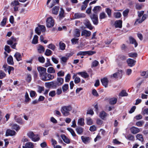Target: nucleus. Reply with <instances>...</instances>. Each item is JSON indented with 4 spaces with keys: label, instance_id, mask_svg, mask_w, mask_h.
Here are the masks:
<instances>
[{
    "label": "nucleus",
    "instance_id": "1",
    "mask_svg": "<svg viewBox=\"0 0 148 148\" xmlns=\"http://www.w3.org/2000/svg\"><path fill=\"white\" fill-rule=\"evenodd\" d=\"M72 109V107L71 105L63 106L61 109V111L63 115L64 116H67L70 115V112Z\"/></svg>",
    "mask_w": 148,
    "mask_h": 148
},
{
    "label": "nucleus",
    "instance_id": "2",
    "mask_svg": "<svg viewBox=\"0 0 148 148\" xmlns=\"http://www.w3.org/2000/svg\"><path fill=\"white\" fill-rule=\"evenodd\" d=\"M16 38L14 36H12L10 39L7 41V44L10 45L12 48L15 49L16 45L17 43L16 42Z\"/></svg>",
    "mask_w": 148,
    "mask_h": 148
},
{
    "label": "nucleus",
    "instance_id": "3",
    "mask_svg": "<svg viewBox=\"0 0 148 148\" xmlns=\"http://www.w3.org/2000/svg\"><path fill=\"white\" fill-rule=\"evenodd\" d=\"M46 26L50 28L53 27L54 25V20L52 17L50 16L47 18L46 20Z\"/></svg>",
    "mask_w": 148,
    "mask_h": 148
},
{
    "label": "nucleus",
    "instance_id": "4",
    "mask_svg": "<svg viewBox=\"0 0 148 148\" xmlns=\"http://www.w3.org/2000/svg\"><path fill=\"white\" fill-rule=\"evenodd\" d=\"M45 30V27L43 25H39L38 27H36L35 29V32L38 35L41 34V32H44Z\"/></svg>",
    "mask_w": 148,
    "mask_h": 148
},
{
    "label": "nucleus",
    "instance_id": "5",
    "mask_svg": "<svg viewBox=\"0 0 148 148\" xmlns=\"http://www.w3.org/2000/svg\"><path fill=\"white\" fill-rule=\"evenodd\" d=\"M37 69L39 73V76L40 77L47 73L46 69L42 66L38 67Z\"/></svg>",
    "mask_w": 148,
    "mask_h": 148
},
{
    "label": "nucleus",
    "instance_id": "6",
    "mask_svg": "<svg viewBox=\"0 0 148 148\" xmlns=\"http://www.w3.org/2000/svg\"><path fill=\"white\" fill-rule=\"evenodd\" d=\"M54 82L55 88L62 85L64 82V79L61 77H57L56 82Z\"/></svg>",
    "mask_w": 148,
    "mask_h": 148
},
{
    "label": "nucleus",
    "instance_id": "7",
    "mask_svg": "<svg viewBox=\"0 0 148 148\" xmlns=\"http://www.w3.org/2000/svg\"><path fill=\"white\" fill-rule=\"evenodd\" d=\"M148 16V15L146 14H143L141 19L140 18H138L136 19L134 23L135 25L142 23L147 18Z\"/></svg>",
    "mask_w": 148,
    "mask_h": 148
},
{
    "label": "nucleus",
    "instance_id": "8",
    "mask_svg": "<svg viewBox=\"0 0 148 148\" xmlns=\"http://www.w3.org/2000/svg\"><path fill=\"white\" fill-rule=\"evenodd\" d=\"M85 14L84 13H77L74 14L73 17L74 19H76L85 17Z\"/></svg>",
    "mask_w": 148,
    "mask_h": 148
},
{
    "label": "nucleus",
    "instance_id": "9",
    "mask_svg": "<svg viewBox=\"0 0 148 148\" xmlns=\"http://www.w3.org/2000/svg\"><path fill=\"white\" fill-rule=\"evenodd\" d=\"M90 18L94 24L97 25L98 23V16L97 15L94 14L90 16Z\"/></svg>",
    "mask_w": 148,
    "mask_h": 148
},
{
    "label": "nucleus",
    "instance_id": "10",
    "mask_svg": "<svg viewBox=\"0 0 148 148\" xmlns=\"http://www.w3.org/2000/svg\"><path fill=\"white\" fill-rule=\"evenodd\" d=\"M122 72L121 70H118L117 72L112 75L110 76L111 78L113 77L116 78H117L121 76Z\"/></svg>",
    "mask_w": 148,
    "mask_h": 148
},
{
    "label": "nucleus",
    "instance_id": "11",
    "mask_svg": "<svg viewBox=\"0 0 148 148\" xmlns=\"http://www.w3.org/2000/svg\"><path fill=\"white\" fill-rule=\"evenodd\" d=\"M128 66L130 67H132L135 65L136 61L133 59L129 58L127 60Z\"/></svg>",
    "mask_w": 148,
    "mask_h": 148
},
{
    "label": "nucleus",
    "instance_id": "12",
    "mask_svg": "<svg viewBox=\"0 0 148 148\" xmlns=\"http://www.w3.org/2000/svg\"><path fill=\"white\" fill-rule=\"evenodd\" d=\"M84 24L90 30H92L93 29V27L92 26L90 21L86 19L85 20Z\"/></svg>",
    "mask_w": 148,
    "mask_h": 148
},
{
    "label": "nucleus",
    "instance_id": "13",
    "mask_svg": "<svg viewBox=\"0 0 148 148\" xmlns=\"http://www.w3.org/2000/svg\"><path fill=\"white\" fill-rule=\"evenodd\" d=\"M101 81L103 86L106 88L108 87L109 81L107 78L106 77H104L101 79Z\"/></svg>",
    "mask_w": 148,
    "mask_h": 148
},
{
    "label": "nucleus",
    "instance_id": "14",
    "mask_svg": "<svg viewBox=\"0 0 148 148\" xmlns=\"http://www.w3.org/2000/svg\"><path fill=\"white\" fill-rule=\"evenodd\" d=\"M130 130L132 133L133 134H136L140 132V130L139 128L134 126L130 128Z\"/></svg>",
    "mask_w": 148,
    "mask_h": 148
},
{
    "label": "nucleus",
    "instance_id": "15",
    "mask_svg": "<svg viewBox=\"0 0 148 148\" xmlns=\"http://www.w3.org/2000/svg\"><path fill=\"white\" fill-rule=\"evenodd\" d=\"M91 34V32L90 31L86 30H83L81 32V36H85L86 37L89 36Z\"/></svg>",
    "mask_w": 148,
    "mask_h": 148
},
{
    "label": "nucleus",
    "instance_id": "16",
    "mask_svg": "<svg viewBox=\"0 0 148 148\" xmlns=\"http://www.w3.org/2000/svg\"><path fill=\"white\" fill-rule=\"evenodd\" d=\"M45 85L47 88H50L51 87L53 88H55L54 82H46L45 83Z\"/></svg>",
    "mask_w": 148,
    "mask_h": 148
},
{
    "label": "nucleus",
    "instance_id": "17",
    "mask_svg": "<svg viewBox=\"0 0 148 148\" xmlns=\"http://www.w3.org/2000/svg\"><path fill=\"white\" fill-rule=\"evenodd\" d=\"M114 25L116 27L121 28L122 27V21L121 20L116 21L115 22Z\"/></svg>",
    "mask_w": 148,
    "mask_h": 148
},
{
    "label": "nucleus",
    "instance_id": "18",
    "mask_svg": "<svg viewBox=\"0 0 148 148\" xmlns=\"http://www.w3.org/2000/svg\"><path fill=\"white\" fill-rule=\"evenodd\" d=\"M59 18L60 19H62L65 16L64 10L62 8H61L60 9V10L59 12Z\"/></svg>",
    "mask_w": 148,
    "mask_h": 148
},
{
    "label": "nucleus",
    "instance_id": "19",
    "mask_svg": "<svg viewBox=\"0 0 148 148\" xmlns=\"http://www.w3.org/2000/svg\"><path fill=\"white\" fill-rule=\"evenodd\" d=\"M77 74L80 75L83 78H86L89 77V75L86 72H80L77 73Z\"/></svg>",
    "mask_w": 148,
    "mask_h": 148
},
{
    "label": "nucleus",
    "instance_id": "20",
    "mask_svg": "<svg viewBox=\"0 0 148 148\" xmlns=\"http://www.w3.org/2000/svg\"><path fill=\"white\" fill-rule=\"evenodd\" d=\"M77 74H75L73 76V78L74 79V82L75 84H77L79 83L80 81V78L77 77Z\"/></svg>",
    "mask_w": 148,
    "mask_h": 148
},
{
    "label": "nucleus",
    "instance_id": "21",
    "mask_svg": "<svg viewBox=\"0 0 148 148\" xmlns=\"http://www.w3.org/2000/svg\"><path fill=\"white\" fill-rule=\"evenodd\" d=\"M61 136L64 142L67 144H69L70 143V140L64 134L61 135Z\"/></svg>",
    "mask_w": 148,
    "mask_h": 148
},
{
    "label": "nucleus",
    "instance_id": "22",
    "mask_svg": "<svg viewBox=\"0 0 148 148\" xmlns=\"http://www.w3.org/2000/svg\"><path fill=\"white\" fill-rule=\"evenodd\" d=\"M15 133L16 132L14 130H8L6 131V136H12L14 135Z\"/></svg>",
    "mask_w": 148,
    "mask_h": 148
},
{
    "label": "nucleus",
    "instance_id": "23",
    "mask_svg": "<svg viewBox=\"0 0 148 148\" xmlns=\"http://www.w3.org/2000/svg\"><path fill=\"white\" fill-rule=\"evenodd\" d=\"M14 57L18 61L21 60H22L21 56V54L19 52H16L14 55Z\"/></svg>",
    "mask_w": 148,
    "mask_h": 148
},
{
    "label": "nucleus",
    "instance_id": "24",
    "mask_svg": "<svg viewBox=\"0 0 148 148\" xmlns=\"http://www.w3.org/2000/svg\"><path fill=\"white\" fill-rule=\"evenodd\" d=\"M129 40L130 43L134 44L135 47H136L138 45V44L137 43L136 40L132 37H130L129 38Z\"/></svg>",
    "mask_w": 148,
    "mask_h": 148
},
{
    "label": "nucleus",
    "instance_id": "25",
    "mask_svg": "<svg viewBox=\"0 0 148 148\" xmlns=\"http://www.w3.org/2000/svg\"><path fill=\"white\" fill-rule=\"evenodd\" d=\"M14 119L15 121L18 123L21 124H22L24 123V122L22 120V119L20 117H17L16 116H15Z\"/></svg>",
    "mask_w": 148,
    "mask_h": 148
},
{
    "label": "nucleus",
    "instance_id": "26",
    "mask_svg": "<svg viewBox=\"0 0 148 148\" xmlns=\"http://www.w3.org/2000/svg\"><path fill=\"white\" fill-rule=\"evenodd\" d=\"M34 145L31 142H28L26 143L25 146H23V148H33Z\"/></svg>",
    "mask_w": 148,
    "mask_h": 148
},
{
    "label": "nucleus",
    "instance_id": "27",
    "mask_svg": "<svg viewBox=\"0 0 148 148\" xmlns=\"http://www.w3.org/2000/svg\"><path fill=\"white\" fill-rule=\"evenodd\" d=\"M59 9V6H55L53 8L52 10V13L53 14L57 15Z\"/></svg>",
    "mask_w": 148,
    "mask_h": 148
},
{
    "label": "nucleus",
    "instance_id": "28",
    "mask_svg": "<svg viewBox=\"0 0 148 148\" xmlns=\"http://www.w3.org/2000/svg\"><path fill=\"white\" fill-rule=\"evenodd\" d=\"M117 101V98L113 97L110 99L109 103L111 105H114L116 103Z\"/></svg>",
    "mask_w": 148,
    "mask_h": 148
},
{
    "label": "nucleus",
    "instance_id": "29",
    "mask_svg": "<svg viewBox=\"0 0 148 148\" xmlns=\"http://www.w3.org/2000/svg\"><path fill=\"white\" fill-rule=\"evenodd\" d=\"M37 50L39 53H41L44 52L45 48L42 46L39 45L37 47Z\"/></svg>",
    "mask_w": 148,
    "mask_h": 148
},
{
    "label": "nucleus",
    "instance_id": "30",
    "mask_svg": "<svg viewBox=\"0 0 148 148\" xmlns=\"http://www.w3.org/2000/svg\"><path fill=\"white\" fill-rule=\"evenodd\" d=\"M81 139L82 141L85 144L88 143L90 140V138L88 137L82 136Z\"/></svg>",
    "mask_w": 148,
    "mask_h": 148
},
{
    "label": "nucleus",
    "instance_id": "31",
    "mask_svg": "<svg viewBox=\"0 0 148 148\" xmlns=\"http://www.w3.org/2000/svg\"><path fill=\"white\" fill-rule=\"evenodd\" d=\"M80 30L77 29H75L74 30V36L75 37H78L80 35Z\"/></svg>",
    "mask_w": 148,
    "mask_h": 148
},
{
    "label": "nucleus",
    "instance_id": "32",
    "mask_svg": "<svg viewBox=\"0 0 148 148\" xmlns=\"http://www.w3.org/2000/svg\"><path fill=\"white\" fill-rule=\"evenodd\" d=\"M7 62L10 64L13 65L14 63L13 61V58L11 56H9L7 58Z\"/></svg>",
    "mask_w": 148,
    "mask_h": 148
},
{
    "label": "nucleus",
    "instance_id": "33",
    "mask_svg": "<svg viewBox=\"0 0 148 148\" xmlns=\"http://www.w3.org/2000/svg\"><path fill=\"white\" fill-rule=\"evenodd\" d=\"M11 126L12 129H14L16 131L20 129L19 126L16 124H12L11 125Z\"/></svg>",
    "mask_w": 148,
    "mask_h": 148
},
{
    "label": "nucleus",
    "instance_id": "34",
    "mask_svg": "<svg viewBox=\"0 0 148 148\" xmlns=\"http://www.w3.org/2000/svg\"><path fill=\"white\" fill-rule=\"evenodd\" d=\"M38 36L36 35H35L33 40L32 41V43L34 44H36L38 42Z\"/></svg>",
    "mask_w": 148,
    "mask_h": 148
},
{
    "label": "nucleus",
    "instance_id": "35",
    "mask_svg": "<svg viewBox=\"0 0 148 148\" xmlns=\"http://www.w3.org/2000/svg\"><path fill=\"white\" fill-rule=\"evenodd\" d=\"M84 119L81 118L78 120L77 123L80 125L83 126L84 125Z\"/></svg>",
    "mask_w": 148,
    "mask_h": 148
},
{
    "label": "nucleus",
    "instance_id": "36",
    "mask_svg": "<svg viewBox=\"0 0 148 148\" xmlns=\"http://www.w3.org/2000/svg\"><path fill=\"white\" fill-rule=\"evenodd\" d=\"M101 9V6H95L94 9L93 11L95 13H97L99 12Z\"/></svg>",
    "mask_w": 148,
    "mask_h": 148
},
{
    "label": "nucleus",
    "instance_id": "37",
    "mask_svg": "<svg viewBox=\"0 0 148 148\" xmlns=\"http://www.w3.org/2000/svg\"><path fill=\"white\" fill-rule=\"evenodd\" d=\"M47 75L48 73H46L40 77L41 80L44 81H48V77Z\"/></svg>",
    "mask_w": 148,
    "mask_h": 148
},
{
    "label": "nucleus",
    "instance_id": "38",
    "mask_svg": "<svg viewBox=\"0 0 148 148\" xmlns=\"http://www.w3.org/2000/svg\"><path fill=\"white\" fill-rule=\"evenodd\" d=\"M76 130L78 134H81L83 132V129L81 127H78L76 128Z\"/></svg>",
    "mask_w": 148,
    "mask_h": 148
},
{
    "label": "nucleus",
    "instance_id": "39",
    "mask_svg": "<svg viewBox=\"0 0 148 148\" xmlns=\"http://www.w3.org/2000/svg\"><path fill=\"white\" fill-rule=\"evenodd\" d=\"M86 123L87 125H90L92 124L93 121L92 119L90 117H88L86 119Z\"/></svg>",
    "mask_w": 148,
    "mask_h": 148
},
{
    "label": "nucleus",
    "instance_id": "40",
    "mask_svg": "<svg viewBox=\"0 0 148 148\" xmlns=\"http://www.w3.org/2000/svg\"><path fill=\"white\" fill-rule=\"evenodd\" d=\"M136 138L137 139L141 142H143L144 139L143 136L142 134H138L136 136Z\"/></svg>",
    "mask_w": 148,
    "mask_h": 148
},
{
    "label": "nucleus",
    "instance_id": "41",
    "mask_svg": "<svg viewBox=\"0 0 148 148\" xmlns=\"http://www.w3.org/2000/svg\"><path fill=\"white\" fill-rule=\"evenodd\" d=\"M67 130L70 132L73 136L75 137L76 136V135L75 132L72 129L70 128H68Z\"/></svg>",
    "mask_w": 148,
    "mask_h": 148
},
{
    "label": "nucleus",
    "instance_id": "42",
    "mask_svg": "<svg viewBox=\"0 0 148 148\" xmlns=\"http://www.w3.org/2000/svg\"><path fill=\"white\" fill-rule=\"evenodd\" d=\"M126 138L130 140L134 141V137L133 135L130 134L126 137Z\"/></svg>",
    "mask_w": 148,
    "mask_h": 148
},
{
    "label": "nucleus",
    "instance_id": "43",
    "mask_svg": "<svg viewBox=\"0 0 148 148\" xmlns=\"http://www.w3.org/2000/svg\"><path fill=\"white\" fill-rule=\"evenodd\" d=\"M62 89L63 92L66 91L69 88V85L68 84H65L62 86Z\"/></svg>",
    "mask_w": 148,
    "mask_h": 148
},
{
    "label": "nucleus",
    "instance_id": "44",
    "mask_svg": "<svg viewBox=\"0 0 148 148\" xmlns=\"http://www.w3.org/2000/svg\"><path fill=\"white\" fill-rule=\"evenodd\" d=\"M7 19V18L6 17H4L3 18V20L1 23L0 25L1 26L3 27L5 25Z\"/></svg>",
    "mask_w": 148,
    "mask_h": 148
},
{
    "label": "nucleus",
    "instance_id": "45",
    "mask_svg": "<svg viewBox=\"0 0 148 148\" xmlns=\"http://www.w3.org/2000/svg\"><path fill=\"white\" fill-rule=\"evenodd\" d=\"M31 139L32 140L36 142L38 141L40 139V138L38 136V135L34 134V136H33Z\"/></svg>",
    "mask_w": 148,
    "mask_h": 148
},
{
    "label": "nucleus",
    "instance_id": "46",
    "mask_svg": "<svg viewBox=\"0 0 148 148\" xmlns=\"http://www.w3.org/2000/svg\"><path fill=\"white\" fill-rule=\"evenodd\" d=\"M113 15L114 17L116 18H120L121 16V14L119 12H114Z\"/></svg>",
    "mask_w": 148,
    "mask_h": 148
},
{
    "label": "nucleus",
    "instance_id": "47",
    "mask_svg": "<svg viewBox=\"0 0 148 148\" xmlns=\"http://www.w3.org/2000/svg\"><path fill=\"white\" fill-rule=\"evenodd\" d=\"M47 72L49 73H54L55 71L54 69L52 67H50L47 69Z\"/></svg>",
    "mask_w": 148,
    "mask_h": 148
},
{
    "label": "nucleus",
    "instance_id": "48",
    "mask_svg": "<svg viewBox=\"0 0 148 148\" xmlns=\"http://www.w3.org/2000/svg\"><path fill=\"white\" fill-rule=\"evenodd\" d=\"M119 95L122 97L126 96L128 95V94L126 92L125 90H123L119 93Z\"/></svg>",
    "mask_w": 148,
    "mask_h": 148
},
{
    "label": "nucleus",
    "instance_id": "49",
    "mask_svg": "<svg viewBox=\"0 0 148 148\" xmlns=\"http://www.w3.org/2000/svg\"><path fill=\"white\" fill-rule=\"evenodd\" d=\"M107 17L106 14L104 12H102L99 15V18L100 19H104Z\"/></svg>",
    "mask_w": 148,
    "mask_h": 148
},
{
    "label": "nucleus",
    "instance_id": "50",
    "mask_svg": "<svg viewBox=\"0 0 148 148\" xmlns=\"http://www.w3.org/2000/svg\"><path fill=\"white\" fill-rule=\"evenodd\" d=\"M144 123V121H138L136 123V125L138 127H141Z\"/></svg>",
    "mask_w": 148,
    "mask_h": 148
},
{
    "label": "nucleus",
    "instance_id": "51",
    "mask_svg": "<svg viewBox=\"0 0 148 148\" xmlns=\"http://www.w3.org/2000/svg\"><path fill=\"white\" fill-rule=\"evenodd\" d=\"M27 77L26 78L27 81L29 82L32 80V76L30 74H27Z\"/></svg>",
    "mask_w": 148,
    "mask_h": 148
},
{
    "label": "nucleus",
    "instance_id": "52",
    "mask_svg": "<svg viewBox=\"0 0 148 148\" xmlns=\"http://www.w3.org/2000/svg\"><path fill=\"white\" fill-rule=\"evenodd\" d=\"M106 116V114L105 112L103 111L100 114V117L103 119Z\"/></svg>",
    "mask_w": 148,
    "mask_h": 148
},
{
    "label": "nucleus",
    "instance_id": "53",
    "mask_svg": "<svg viewBox=\"0 0 148 148\" xmlns=\"http://www.w3.org/2000/svg\"><path fill=\"white\" fill-rule=\"evenodd\" d=\"M105 11L107 13L109 17H110L111 14V10L109 8H106L105 9Z\"/></svg>",
    "mask_w": 148,
    "mask_h": 148
},
{
    "label": "nucleus",
    "instance_id": "54",
    "mask_svg": "<svg viewBox=\"0 0 148 148\" xmlns=\"http://www.w3.org/2000/svg\"><path fill=\"white\" fill-rule=\"evenodd\" d=\"M65 45L64 43L61 42L60 43V49L64 50L65 49Z\"/></svg>",
    "mask_w": 148,
    "mask_h": 148
},
{
    "label": "nucleus",
    "instance_id": "55",
    "mask_svg": "<svg viewBox=\"0 0 148 148\" xmlns=\"http://www.w3.org/2000/svg\"><path fill=\"white\" fill-rule=\"evenodd\" d=\"M52 51L49 49H47L45 52V54L46 56H49L51 54Z\"/></svg>",
    "mask_w": 148,
    "mask_h": 148
},
{
    "label": "nucleus",
    "instance_id": "56",
    "mask_svg": "<svg viewBox=\"0 0 148 148\" xmlns=\"http://www.w3.org/2000/svg\"><path fill=\"white\" fill-rule=\"evenodd\" d=\"M139 80H140V81L138 83L137 86V87H139L140 86L143 81V79L140 78H138L136 79V81L137 82H138Z\"/></svg>",
    "mask_w": 148,
    "mask_h": 148
},
{
    "label": "nucleus",
    "instance_id": "57",
    "mask_svg": "<svg viewBox=\"0 0 148 148\" xmlns=\"http://www.w3.org/2000/svg\"><path fill=\"white\" fill-rule=\"evenodd\" d=\"M48 47L53 51L55 50L56 47L53 44H50L48 45Z\"/></svg>",
    "mask_w": 148,
    "mask_h": 148
},
{
    "label": "nucleus",
    "instance_id": "58",
    "mask_svg": "<svg viewBox=\"0 0 148 148\" xmlns=\"http://www.w3.org/2000/svg\"><path fill=\"white\" fill-rule=\"evenodd\" d=\"M78 38H73L71 39V42L73 44L75 45L78 42Z\"/></svg>",
    "mask_w": 148,
    "mask_h": 148
},
{
    "label": "nucleus",
    "instance_id": "59",
    "mask_svg": "<svg viewBox=\"0 0 148 148\" xmlns=\"http://www.w3.org/2000/svg\"><path fill=\"white\" fill-rule=\"evenodd\" d=\"M129 57H136L137 56V54L136 53H130L128 54Z\"/></svg>",
    "mask_w": 148,
    "mask_h": 148
},
{
    "label": "nucleus",
    "instance_id": "60",
    "mask_svg": "<svg viewBox=\"0 0 148 148\" xmlns=\"http://www.w3.org/2000/svg\"><path fill=\"white\" fill-rule=\"evenodd\" d=\"M70 75L69 74H67L65 77V82H69L70 81Z\"/></svg>",
    "mask_w": 148,
    "mask_h": 148
},
{
    "label": "nucleus",
    "instance_id": "61",
    "mask_svg": "<svg viewBox=\"0 0 148 148\" xmlns=\"http://www.w3.org/2000/svg\"><path fill=\"white\" fill-rule=\"evenodd\" d=\"M11 4L12 5L14 6H16L17 5H19L20 4V3L18 1L15 0L14 1L12 2Z\"/></svg>",
    "mask_w": 148,
    "mask_h": 148
},
{
    "label": "nucleus",
    "instance_id": "62",
    "mask_svg": "<svg viewBox=\"0 0 148 148\" xmlns=\"http://www.w3.org/2000/svg\"><path fill=\"white\" fill-rule=\"evenodd\" d=\"M38 60L40 62L42 63H44L45 61V59L43 56L39 57Z\"/></svg>",
    "mask_w": 148,
    "mask_h": 148
},
{
    "label": "nucleus",
    "instance_id": "63",
    "mask_svg": "<svg viewBox=\"0 0 148 148\" xmlns=\"http://www.w3.org/2000/svg\"><path fill=\"white\" fill-rule=\"evenodd\" d=\"M98 62L96 60H95L92 62V66L93 67L97 66L98 65Z\"/></svg>",
    "mask_w": 148,
    "mask_h": 148
},
{
    "label": "nucleus",
    "instance_id": "64",
    "mask_svg": "<svg viewBox=\"0 0 148 148\" xmlns=\"http://www.w3.org/2000/svg\"><path fill=\"white\" fill-rule=\"evenodd\" d=\"M89 130L92 132L95 131L96 130V127L95 125H93L90 127Z\"/></svg>",
    "mask_w": 148,
    "mask_h": 148
}]
</instances>
